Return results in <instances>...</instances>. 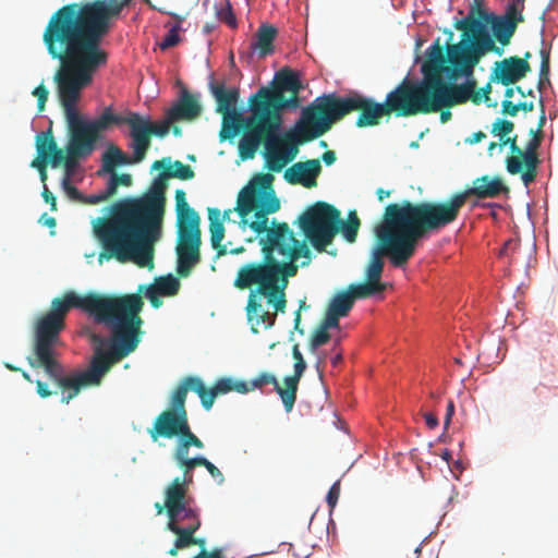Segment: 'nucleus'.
<instances>
[{"label":"nucleus","mask_w":558,"mask_h":558,"mask_svg":"<svg viewBox=\"0 0 558 558\" xmlns=\"http://www.w3.org/2000/svg\"><path fill=\"white\" fill-rule=\"evenodd\" d=\"M298 387L299 386H275V390L280 396L287 412H290L294 405Z\"/></svg>","instance_id":"nucleus-49"},{"label":"nucleus","mask_w":558,"mask_h":558,"mask_svg":"<svg viewBox=\"0 0 558 558\" xmlns=\"http://www.w3.org/2000/svg\"><path fill=\"white\" fill-rule=\"evenodd\" d=\"M144 300L137 294H111L95 323L105 326L109 332V349L99 352L87 369H73L53 377L54 384H99L102 376L117 363L133 353L142 341L144 320L141 313Z\"/></svg>","instance_id":"nucleus-4"},{"label":"nucleus","mask_w":558,"mask_h":558,"mask_svg":"<svg viewBox=\"0 0 558 558\" xmlns=\"http://www.w3.org/2000/svg\"><path fill=\"white\" fill-rule=\"evenodd\" d=\"M110 295L97 292L80 295L68 291L62 298L53 299L50 310L39 316L34 326L33 355L29 357L32 367L44 368L50 380L59 377L62 365L56 359L54 352L61 343L60 333L65 328L66 314L71 308H80L95 319Z\"/></svg>","instance_id":"nucleus-6"},{"label":"nucleus","mask_w":558,"mask_h":558,"mask_svg":"<svg viewBox=\"0 0 558 558\" xmlns=\"http://www.w3.org/2000/svg\"><path fill=\"white\" fill-rule=\"evenodd\" d=\"M59 388H62V397H61V400L62 402H69L72 398H74L78 392H80V389L83 387V386H58Z\"/></svg>","instance_id":"nucleus-60"},{"label":"nucleus","mask_w":558,"mask_h":558,"mask_svg":"<svg viewBox=\"0 0 558 558\" xmlns=\"http://www.w3.org/2000/svg\"><path fill=\"white\" fill-rule=\"evenodd\" d=\"M339 496H340V482L337 481L331 485V487L328 490L327 497H326V501L331 509L337 505Z\"/></svg>","instance_id":"nucleus-58"},{"label":"nucleus","mask_w":558,"mask_h":558,"mask_svg":"<svg viewBox=\"0 0 558 558\" xmlns=\"http://www.w3.org/2000/svg\"><path fill=\"white\" fill-rule=\"evenodd\" d=\"M33 95L37 98V107L38 111L41 112L45 109L46 101L48 99L49 90L47 87L41 83L38 85L34 90Z\"/></svg>","instance_id":"nucleus-55"},{"label":"nucleus","mask_w":558,"mask_h":558,"mask_svg":"<svg viewBox=\"0 0 558 558\" xmlns=\"http://www.w3.org/2000/svg\"><path fill=\"white\" fill-rule=\"evenodd\" d=\"M518 136L514 135L513 137H506L502 141H500L499 146H506L508 145L510 148L511 156H509L506 159V167L507 171L510 174H519L523 170V162H521V147L517 143Z\"/></svg>","instance_id":"nucleus-40"},{"label":"nucleus","mask_w":558,"mask_h":558,"mask_svg":"<svg viewBox=\"0 0 558 558\" xmlns=\"http://www.w3.org/2000/svg\"><path fill=\"white\" fill-rule=\"evenodd\" d=\"M168 179L169 174L166 171L159 173L143 197L118 203L113 206L112 213L162 223Z\"/></svg>","instance_id":"nucleus-14"},{"label":"nucleus","mask_w":558,"mask_h":558,"mask_svg":"<svg viewBox=\"0 0 558 558\" xmlns=\"http://www.w3.org/2000/svg\"><path fill=\"white\" fill-rule=\"evenodd\" d=\"M211 93L217 101L216 111L221 114L238 112L235 104L239 98V92L235 88L226 89L223 84H210Z\"/></svg>","instance_id":"nucleus-34"},{"label":"nucleus","mask_w":558,"mask_h":558,"mask_svg":"<svg viewBox=\"0 0 558 558\" xmlns=\"http://www.w3.org/2000/svg\"><path fill=\"white\" fill-rule=\"evenodd\" d=\"M178 215V239H201V218L195 209L185 208Z\"/></svg>","instance_id":"nucleus-32"},{"label":"nucleus","mask_w":558,"mask_h":558,"mask_svg":"<svg viewBox=\"0 0 558 558\" xmlns=\"http://www.w3.org/2000/svg\"><path fill=\"white\" fill-rule=\"evenodd\" d=\"M175 209L177 213L180 210H184L185 208H191L190 205L186 202V194L183 190H177L175 191Z\"/></svg>","instance_id":"nucleus-62"},{"label":"nucleus","mask_w":558,"mask_h":558,"mask_svg":"<svg viewBox=\"0 0 558 558\" xmlns=\"http://www.w3.org/2000/svg\"><path fill=\"white\" fill-rule=\"evenodd\" d=\"M388 117H411L418 113H432L429 87L423 81L412 83L404 80L387 94L384 101Z\"/></svg>","instance_id":"nucleus-15"},{"label":"nucleus","mask_w":558,"mask_h":558,"mask_svg":"<svg viewBox=\"0 0 558 558\" xmlns=\"http://www.w3.org/2000/svg\"><path fill=\"white\" fill-rule=\"evenodd\" d=\"M48 54L60 61V68L54 73L58 97L63 108L69 142L66 153L72 156L88 157L95 149L98 138L76 109L82 90L93 82L97 70L107 61L51 38L43 36Z\"/></svg>","instance_id":"nucleus-2"},{"label":"nucleus","mask_w":558,"mask_h":558,"mask_svg":"<svg viewBox=\"0 0 558 558\" xmlns=\"http://www.w3.org/2000/svg\"><path fill=\"white\" fill-rule=\"evenodd\" d=\"M167 113L170 116V120H186L192 121L198 118L202 113V106L199 105L196 97L191 95L189 92H183L178 104L172 106Z\"/></svg>","instance_id":"nucleus-30"},{"label":"nucleus","mask_w":558,"mask_h":558,"mask_svg":"<svg viewBox=\"0 0 558 558\" xmlns=\"http://www.w3.org/2000/svg\"><path fill=\"white\" fill-rule=\"evenodd\" d=\"M36 150L38 157L32 161L31 166L36 168L38 171L46 169L48 161L53 168H57L62 163L63 150L58 147L51 130L37 134Z\"/></svg>","instance_id":"nucleus-24"},{"label":"nucleus","mask_w":558,"mask_h":558,"mask_svg":"<svg viewBox=\"0 0 558 558\" xmlns=\"http://www.w3.org/2000/svg\"><path fill=\"white\" fill-rule=\"evenodd\" d=\"M170 15L172 17H174L178 21V23L168 32V34L165 36V38L160 43L159 46H160L161 50L172 48L175 45H178V43L180 41L179 31L181 28V23L184 21V16H180L174 13H170Z\"/></svg>","instance_id":"nucleus-48"},{"label":"nucleus","mask_w":558,"mask_h":558,"mask_svg":"<svg viewBox=\"0 0 558 558\" xmlns=\"http://www.w3.org/2000/svg\"><path fill=\"white\" fill-rule=\"evenodd\" d=\"M320 172L322 165L319 159H310L293 163L284 171L283 178L290 184H300L312 189L317 185V177Z\"/></svg>","instance_id":"nucleus-26"},{"label":"nucleus","mask_w":558,"mask_h":558,"mask_svg":"<svg viewBox=\"0 0 558 558\" xmlns=\"http://www.w3.org/2000/svg\"><path fill=\"white\" fill-rule=\"evenodd\" d=\"M189 390H191L190 386H178L172 393L170 408L168 410L179 414H187L185 410V400Z\"/></svg>","instance_id":"nucleus-45"},{"label":"nucleus","mask_w":558,"mask_h":558,"mask_svg":"<svg viewBox=\"0 0 558 558\" xmlns=\"http://www.w3.org/2000/svg\"><path fill=\"white\" fill-rule=\"evenodd\" d=\"M215 14L220 22L226 23L231 28L238 27V21L233 13L229 0L219 1L215 4Z\"/></svg>","instance_id":"nucleus-42"},{"label":"nucleus","mask_w":558,"mask_h":558,"mask_svg":"<svg viewBox=\"0 0 558 558\" xmlns=\"http://www.w3.org/2000/svg\"><path fill=\"white\" fill-rule=\"evenodd\" d=\"M210 243L217 251V256H223L228 253L227 246L222 244L225 238V226L221 218V211L218 208H208Z\"/></svg>","instance_id":"nucleus-33"},{"label":"nucleus","mask_w":558,"mask_h":558,"mask_svg":"<svg viewBox=\"0 0 558 558\" xmlns=\"http://www.w3.org/2000/svg\"><path fill=\"white\" fill-rule=\"evenodd\" d=\"M272 126L269 129L257 119L248 117L245 121V133L239 143V154L243 160L252 159L263 143L266 148V168L271 172H280L298 154L296 143L301 141L300 126H305L310 131L312 128L301 118L296 124V135L288 134L286 137H279L282 123Z\"/></svg>","instance_id":"nucleus-10"},{"label":"nucleus","mask_w":558,"mask_h":558,"mask_svg":"<svg viewBox=\"0 0 558 558\" xmlns=\"http://www.w3.org/2000/svg\"><path fill=\"white\" fill-rule=\"evenodd\" d=\"M193 558H225V555L221 548H214L210 551L206 550V548H203V550H201Z\"/></svg>","instance_id":"nucleus-64"},{"label":"nucleus","mask_w":558,"mask_h":558,"mask_svg":"<svg viewBox=\"0 0 558 558\" xmlns=\"http://www.w3.org/2000/svg\"><path fill=\"white\" fill-rule=\"evenodd\" d=\"M530 135H532V138L527 142L525 149L521 148L522 155H520L521 162H523V170L520 174L525 186H529L536 179L538 165L541 163L537 149L542 144L544 133L531 129Z\"/></svg>","instance_id":"nucleus-25"},{"label":"nucleus","mask_w":558,"mask_h":558,"mask_svg":"<svg viewBox=\"0 0 558 558\" xmlns=\"http://www.w3.org/2000/svg\"><path fill=\"white\" fill-rule=\"evenodd\" d=\"M508 191L501 178L485 174L474 179L472 186L451 195L447 201L418 202L413 203V207L432 232L436 233L458 219L469 197L495 198Z\"/></svg>","instance_id":"nucleus-11"},{"label":"nucleus","mask_w":558,"mask_h":558,"mask_svg":"<svg viewBox=\"0 0 558 558\" xmlns=\"http://www.w3.org/2000/svg\"><path fill=\"white\" fill-rule=\"evenodd\" d=\"M128 119L129 114H114L112 109L107 107L98 118L88 120V125L90 126L96 137L99 140L101 132L108 130L112 124H128Z\"/></svg>","instance_id":"nucleus-38"},{"label":"nucleus","mask_w":558,"mask_h":558,"mask_svg":"<svg viewBox=\"0 0 558 558\" xmlns=\"http://www.w3.org/2000/svg\"><path fill=\"white\" fill-rule=\"evenodd\" d=\"M154 286L158 289L161 295L166 296L175 295L180 289L179 280L171 275L158 278Z\"/></svg>","instance_id":"nucleus-46"},{"label":"nucleus","mask_w":558,"mask_h":558,"mask_svg":"<svg viewBox=\"0 0 558 558\" xmlns=\"http://www.w3.org/2000/svg\"><path fill=\"white\" fill-rule=\"evenodd\" d=\"M275 78L274 88L260 87L248 98L251 111L248 117L257 119L269 129L278 123H283V109L298 107V95L303 87L299 73L290 69L280 70Z\"/></svg>","instance_id":"nucleus-12"},{"label":"nucleus","mask_w":558,"mask_h":558,"mask_svg":"<svg viewBox=\"0 0 558 558\" xmlns=\"http://www.w3.org/2000/svg\"><path fill=\"white\" fill-rule=\"evenodd\" d=\"M541 69H539V76L542 78H546L547 82H549V70H550V56L549 51L546 49L541 50Z\"/></svg>","instance_id":"nucleus-56"},{"label":"nucleus","mask_w":558,"mask_h":558,"mask_svg":"<svg viewBox=\"0 0 558 558\" xmlns=\"http://www.w3.org/2000/svg\"><path fill=\"white\" fill-rule=\"evenodd\" d=\"M306 367L305 361H298L294 363V374L286 377L284 384H298L304 369Z\"/></svg>","instance_id":"nucleus-59"},{"label":"nucleus","mask_w":558,"mask_h":558,"mask_svg":"<svg viewBox=\"0 0 558 558\" xmlns=\"http://www.w3.org/2000/svg\"><path fill=\"white\" fill-rule=\"evenodd\" d=\"M162 223L137 219L117 213L102 218L95 233L102 244L107 258L120 263L134 262L140 267H154L153 243L161 233Z\"/></svg>","instance_id":"nucleus-7"},{"label":"nucleus","mask_w":558,"mask_h":558,"mask_svg":"<svg viewBox=\"0 0 558 558\" xmlns=\"http://www.w3.org/2000/svg\"><path fill=\"white\" fill-rule=\"evenodd\" d=\"M111 177L107 182L108 194L113 196L120 185L130 186L132 184V177L128 173L118 174L116 171L110 172Z\"/></svg>","instance_id":"nucleus-50"},{"label":"nucleus","mask_w":558,"mask_h":558,"mask_svg":"<svg viewBox=\"0 0 558 558\" xmlns=\"http://www.w3.org/2000/svg\"><path fill=\"white\" fill-rule=\"evenodd\" d=\"M454 28L461 32L460 41L453 46L454 59L466 68L477 65L489 52L501 56L517 31L514 21L487 12L477 0Z\"/></svg>","instance_id":"nucleus-8"},{"label":"nucleus","mask_w":558,"mask_h":558,"mask_svg":"<svg viewBox=\"0 0 558 558\" xmlns=\"http://www.w3.org/2000/svg\"><path fill=\"white\" fill-rule=\"evenodd\" d=\"M167 527L177 535V548L194 546V534L201 527L198 511L187 510L183 517L169 519Z\"/></svg>","instance_id":"nucleus-23"},{"label":"nucleus","mask_w":558,"mask_h":558,"mask_svg":"<svg viewBox=\"0 0 558 558\" xmlns=\"http://www.w3.org/2000/svg\"><path fill=\"white\" fill-rule=\"evenodd\" d=\"M361 226V221L355 211L349 214L348 221L341 219L340 231L348 242H354L356 240L357 231Z\"/></svg>","instance_id":"nucleus-44"},{"label":"nucleus","mask_w":558,"mask_h":558,"mask_svg":"<svg viewBox=\"0 0 558 558\" xmlns=\"http://www.w3.org/2000/svg\"><path fill=\"white\" fill-rule=\"evenodd\" d=\"M130 126V136L132 138L130 148L135 150V161H143L151 145V136L165 137L174 122L170 120V116L166 113V118L157 123L150 121L149 118L143 117L137 112H130L128 119Z\"/></svg>","instance_id":"nucleus-18"},{"label":"nucleus","mask_w":558,"mask_h":558,"mask_svg":"<svg viewBox=\"0 0 558 558\" xmlns=\"http://www.w3.org/2000/svg\"><path fill=\"white\" fill-rule=\"evenodd\" d=\"M354 111L359 112L355 125L361 129L378 125L383 117H388L384 102H377L362 94L353 93L347 97L323 95L302 111L304 123L312 130L300 126V142H310L322 136L335 122Z\"/></svg>","instance_id":"nucleus-9"},{"label":"nucleus","mask_w":558,"mask_h":558,"mask_svg":"<svg viewBox=\"0 0 558 558\" xmlns=\"http://www.w3.org/2000/svg\"><path fill=\"white\" fill-rule=\"evenodd\" d=\"M131 1L94 0L65 4L50 16L43 36L108 61L101 40ZM144 1L151 7L150 0Z\"/></svg>","instance_id":"nucleus-5"},{"label":"nucleus","mask_w":558,"mask_h":558,"mask_svg":"<svg viewBox=\"0 0 558 558\" xmlns=\"http://www.w3.org/2000/svg\"><path fill=\"white\" fill-rule=\"evenodd\" d=\"M190 447L202 449L204 448V442L191 430V427L189 426L179 438L174 449L189 453Z\"/></svg>","instance_id":"nucleus-47"},{"label":"nucleus","mask_w":558,"mask_h":558,"mask_svg":"<svg viewBox=\"0 0 558 558\" xmlns=\"http://www.w3.org/2000/svg\"><path fill=\"white\" fill-rule=\"evenodd\" d=\"M298 223L304 234L303 241L324 252L340 231L341 214L335 206L317 202L298 218Z\"/></svg>","instance_id":"nucleus-13"},{"label":"nucleus","mask_w":558,"mask_h":558,"mask_svg":"<svg viewBox=\"0 0 558 558\" xmlns=\"http://www.w3.org/2000/svg\"><path fill=\"white\" fill-rule=\"evenodd\" d=\"M529 72H531L530 63L513 56L495 62L490 81L509 86L524 78Z\"/></svg>","instance_id":"nucleus-22"},{"label":"nucleus","mask_w":558,"mask_h":558,"mask_svg":"<svg viewBox=\"0 0 558 558\" xmlns=\"http://www.w3.org/2000/svg\"><path fill=\"white\" fill-rule=\"evenodd\" d=\"M523 4H521L519 1L512 2L508 4L506 12L500 17L505 21H514L515 26L518 27L519 23H522L524 21L522 15Z\"/></svg>","instance_id":"nucleus-53"},{"label":"nucleus","mask_w":558,"mask_h":558,"mask_svg":"<svg viewBox=\"0 0 558 558\" xmlns=\"http://www.w3.org/2000/svg\"><path fill=\"white\" fill-rule=\"evenodd\" d=\"M272 174L259 173L241 190L234 210L239 214L243 223H246L245 218L253 213L258 202L266 201L268 197H277L272 189Z\"/></svg>","instance_id":"nucleus-19"},{"label":"nucleus","mask_w":558,"mask_h":558,"mask_svg":"<svg viewBox=\"0 0 558 558\" xmlns=\"http://www.w3.org/2000/svg\"><path fill=\"white\" fill-rule=\"evenodd\" d=\"M78 158H80L78 156H72L69 153L66 156L63 154L62 163L64 165V168H65V173H64L63 178H69L71 180L74 169L77 166Z\"/></svg>","instance_id":"nucleus-57"},{"label":"nucleus","mask_w":558,"mask_h":558,"mask_svg":"<svg viewBox=\"0 0 558 558\" xmlns=\"http://www.w3.org/2000/svg\"><path fill=\"white\" fill-rule=\"evenodd\" d=\"M190 485L178 476L167 486L165 497L168 519L183 517L187 513V510H196L190 506V497L187 496Z\"/></svg>","instance_id":"nucleus-21"},{"label":"nucleus","mask_w":558,"mask_h":558,"mask_svg":"<svg viewBox=\"0 0 558 558\" xmlns=\"http://www.w3.org/2000/svg\"><path fill=\"white\" fill-rule=\"evenodd\" d=\"M132 156H128L118 146L111 144L107 150L102 154V170L106 172H113L118 166L140 163L135 161V150H132Z\"/></svg>","instance_id":"nucleus-36"},{"label":"nucleus","mask_w":558,"mask_h":558,"mask_svg":"<svg viewBox=\"0 0 558 558\" xmlns=\"http://www.w3.org/2000/svg\"><path fill=\"white\" fill-rule=\"evenodd\" d=\"M337 325H328L327 319H323L316 330L313 332L311 337V348L317 349L324 344H326L330 340V335L328 330L330 328H337Z\"/></svg>","instance_id":"nucleus-43"},{"label":"nucleus","mask_w":558,"mask_h":558,"mask_svg":"<svg viewBox=\"0 0 558 558\" xmlns=\"http://www.w3.org/2000/svg\"><path fill=\"white\" fill-rule=\"evenodd\" d=\"M222 125L219 133L220 141L231 140L241 131L245 133V121L248 117L243 118L239 112L222 114Z\"/></svg>","instance_id":"nucleus-39"},{"label":"nucleus","mask_w":558,"mask_h":558,"mask_svg":"<svg viewBox=\"0 0 558 558\" xmlns=\"http://www.w3.org/2000/svg\"><path fill=\"white\" fill-rule=\"evenodd\" d=\"M142 293H144V295L149 300L153 307L158 308L161 306L162 301L159 298L161 293L158 291V289H156L154 284L138 286L137 292L135 294L142 298Z\"/></svg>","instance_id":"nucleus-51"},{"label":"nucleus","mask_w":558,"mask_h":558,"mask_svg":"<svg viewBox=\"0 0 558 558\" xmlns=\"http://www.w3.org/2000/svg\"><path fill=\"white\" fill-rule=\"evenodd\" d=\"M190 387H191V390H194L201 398L202 405L206 410H209L213 407L215 399L218 396L226 395L233 390L239 393L244 395V393H247V392L254 390V388H256L257 386H210V387L190 386Z\"/></svg>","instance_id":"nucleus-31"},{"label":"nucleus","mask_w":558,"mask_h":558,"mask_svg":"<svg viewBox=\"0 0 558 558\" xmlns=\"http://www.w3.org/2000/svg\"><path fill=\"white\" fill-rule=\"evenodd\" d=\"M262 258L241 265L233 280V287L250 290L246 302V316L254 333L259 328L275 325L278 313L287 306L286 290L289 278L298 274L299 265L307 266L312 252L304 241H299L288 225L270 230L267 238L258 241Z\"/></svg>","instance_id":"nucleus-1"},{"label":"nucleus","mask_w":558,"mask_h":558,"mask_svg":"<svg viewBox=\"0 0 558 558\" xmlns=\"http://www.w3.org/2000/svg\"><path fill=\"white\" fill-rule=\"evenodd\" d=\"M151 169H166V172L167 174H169V178H177L180 180H191L195 175L193 169L190 166L184 165L180 160H175L173 163H171L170 157H165L160 160L154 161V163L151 165Z\"/></svg>","instance_id":"nucleus-37"},{"label":"nucleus","mask_w":558,"mask_h":558,"mask_svg":"<svg viewBox=\"0 0 558 558\" xmlns=\"http://www.w3.org/2000/svg\"><path fill=\"white\" fill-rule=\"evenodd\" d=\"M189 426L187 414L165 410L156 417L153 427L148 429V434L153 441H157L159 437L180 438Z\"/></svg>","instance_id":"nucleus-20"},{"label":"nucleus","mask_w":558,"mask_h":558,"mask_svg":"<svg viewBox=\"0 0 558 558\" xmlns=\"http://www.w3.org/2000/svg\"><path fill=\"white\" fill-rule=\"evenodd\" d=\"M201 243V239H178L175 247L178 255L177 272L180 277L190 276L192 269L199 263Z\"/></svg>","instance_id":"nucleus-27"},{"label":"nucleus","mask_w":558,"mask_h":558,"mask_svg":"<svg viewBox=\"0 0 558 558\" xmlns=\"http://www.w3.org/2000/svg\"><path fill=\"white\" fill-rule=\"evenodd\" d=\"M519 242L517 240L510 239L505 242L504 246L499 251L500 256L513 255L517 250H519Z\"/></svg>","instance_id":"nucleus-61"},{"label":"nucleus","mask_w":558,"mask_h":558,"mask_svg":"<svg viewBox=\"0 0 558 558\" xmlns=\"http://www.w3.org/2000/svg\"><path fill=\"white\" fill-rule=\"evenodd\" d=\"M173 459L175 460L178 466L183 472V476L181 477V481L192 484L193 483V470L195 469V465L193 464L192 459L189 457V453L174 449Z\"/></svg>","instance_id":"nucleus-41"},{"label":"nucleus","mask_w":558,"mask_h":558,"mask_svg":"<svg viewBox=\"0 0 558 558\" xmlns=\"http://www.w3.org/2000/svg\"><path fill=\"white\" fill-rule=\"evenodd\" d=\"M514 124L512 121L506 119H497L493 123L492 133L496 136H499V140L508 137V135L513 131Z\"/></svg>","instance_id":"nucleus-52"},{"label":"nucleus","mask_w":558,"mask_h":558,"mask_svg":"<svg viewBox=\"0 0 558 558\" xmlns=\"http://www.w3.org/2000/svg\"><path fill=\"white\" fill-rule=\"evenodd\" d=\"M428 87L432 112L449 109L465 104L468 100L475 105L482 102V94L475 93L476 82L474 80L463 84H453L444 78L433 80L428 83Z\"/></svg>","instance_id":"nucleus-17"},{"label":"nucleus","mask_w":558,"mask_h":558,"mask_svg":"<svg viewBox=\"0 0 558 558\" xmlns=\"http://www.w3.org/2000/svg\"><path fill=\"white\" fill-rule=\"evenodd\" d=\"M356 299H359V296L355 293V284H350L347 291L337 293L331 299L324 317L327 319V324L339 326L340 317H344L349 314Z\"/></svg>","instance_id":"nucleus-29"},{"label":"nucleus","mask_w":558,"mask_h":558,"mask_svg":"<svg viewBox=\"0 0 558 558\" xmlns=\"http://www.w3.org/2000/svg\"><path fill=\"white\" fill-rule=\"evenodd\" d=\"M456 44H447L446 45V53L444 52V48L441 47L439 39H437L426 52V61L422 65L423 73V82L428 84L433 80L442 78V74H446L449 81H457L459 77H470L474 73V68L464 66L459 63L458 60L454 59L453 54V46Z\"/></svg>","instance_id":"nucleus-16"},{"label":"nucleus","mask_w":558,"mask_h":558,"mask_svg":"<svg viewBox=\"0 0 558 558\" xmlns=\"http://www.w3.org/2000/svg\"><path fill=\"white\" fill-rule=\"evenodd\" d=\"M501 107H502V110H501L502 113L510 116V117H515L518 114V112L520 111L519 105L513 104L510 99L502 100Z\"/></svg>","instance_id":"nucleus-63"},{"label":"nucleus","mask_w":558,"mask_h":558,"mask_svg":"<svg viewBox=\"0 0 558 558\" xmlns=\"http://www.w3.org/2000/svg\"><path fill=\"white\" fill-rule=\"evenodd\" d=\"M410 201L386 206L383 220L375 227L376 248L365 270L366 281L355 284L359 299L384 292L387 284L380 281L387 256L393 267L402 268L413 257L417 242L432 234Z\"/></svg>","instance_id":"nucleus-3"},{"label":"nucleus","mask_w":558,"mask_h":558,"mask_svg":"<svg viewBox=\"0 0 558 558\" xmlns=\"http://www.w3.org/2000/svg\"><path fill=\"white\" fill-rule=\"evenodd\" d=\"M280 208V202L278 197H268L266 201L258 202L256 204L255 219L250 223V228L257 234L265 233L264 238L268 236L270 230L280 227L281 225H288L287 222H277L272 220L271 227H268V215L278 211Z\"/></svg>","instance_id":"nucleus-28"},{"label":"nucleus","mask_w":558,"mask_h":558,"mask_svg":"<svg viewBox=\"0 0 558 558\" xmlns=\"http://www.w3.org/2000/svg\"><path fill=\"white\" fill-rule=\"evenodd\" d=\"M62 187L72 201L81 203L85 201L84 195L74 185H72L69 178H62Z\"/></svg>","instance_id":"nucleus-54"},{"label":"nucleus","mask_w":558,"mask_h":558,"mask_svg":"<svg viewBox=\"0 0 558 558\" xmlns=\"http://www.w3.org/2000/svg\"><path fill=\"white\" fill-rule=\"evenodd\" d=\"M277 28L269 24H262L256 32V39L251 44V49L256 51L259 58L271 54L275 50L274 40L277 36Z\"/></svg>","instance_id":"nucleus-35"}]
</instances>
